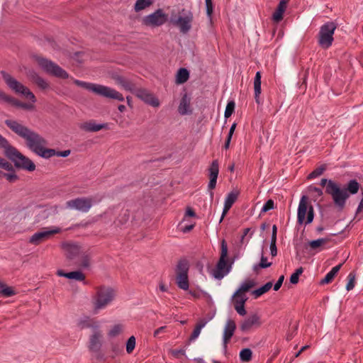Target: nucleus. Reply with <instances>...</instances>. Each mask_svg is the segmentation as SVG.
Returning a JSON list of instances; mask_svg holds the SVG:
<instances>
[{
    "label": "nucleus",
    "mask_w": 363,
    "mask_h": 363,
    "mask_svg": "<svg viewBox=\"0 0 363 363\" xmlns=\"http://www.w3.org/2000/svg\"><path fill=\"white\" fill-rule=\"evenodd\" d=\"M4 123L14 133L26 140L30 150L43 158L49 159L54 156L66 157L70 155L69 150L57 151L47 148L48 141L45 138L17 121L7 119Z\"/></svg>",
    "instance_id": "f257e3e1"
},
{
    "label": "nucleus",
    "mask_w": 363,
    "mask_h": 363,
    "mask_svg": "<svg viewBox=\"0 0 363 363\" xmlns=\"http://www.w3.org/2000/svg\"><path fill=\"white\" fill-rule=\"evenodd\" d=\"M320 185L325 186V193L331 196L338 211H342L345 208L350 196L356 194L360 189V184L356 179L350 180L343 188H341L340 184L333 180L323 178Z\"/></svg>",
    "instance_id": "f03ea898"
},
{
    "label": "nucleus",
    "mask_w": 363,
    "mask_h": 363,
    "mask_svg": "<svg viewBox=\"0 0 363 363\" xmlns=\"http://www.w3.org/2000/svg\"><path fill=\"white\" fill-rule=\"evenodd\" d=\"M0 149L4 150V155L11 160L17 169L33 172L35 169V164L26 156L23 155L13 146L9 141L0 134Z\"/></svg>",
    "instance_id": "7ed1b4c3"
},
{
    "label": "nucleus",
    "mask_w": 363,
    "mask_h": 363,
    "mask_svg": "<svg viewBox=\"0 0 363 363\" xmlns=\"http://www.w3.org/2000/svg\"><path fill=\"white\" fill-rule=\"evenodd\" d=\"M1 74L9 89H11L16 94L24 96L27 99L32 102V104L21 102L19 108L26 110H33L34 108L33 104H35L37 101L34 94L28 87L16 80L6 72L1 71Z\"/></svg>",
    "instance_id": "20e7f679"
},
{
    "label": "nucleus",
    "mask_w": 363,
    "mask_h": 363,
    "mask_svg": "<svg viewBox=\"0 0 363 363\" xmlns=\"http://www.w3.org/2000/svg\"><path fill=\"white\" fill-rule=\"evenodd\" d=\"M74 83L78 86L86 89L91 91L99 96H104L108 99H116L119 101H123L124 97L122 94L108 86H106L101 84H96L89 83L79 79H74Z\"/></svg>",
    "instance_id": "39448f33"
},
{
    "label": "nucleus",
    "mask_w": 363,
    "mask_h": 363,
    "mask_svg": "<svg viewBox=\"0 0 363 363\" xmlns=\"http://www.w3.org/2000/svg\"><path fill=\"white\" fill-rule=\"evenodd\" d=\"M314 216V209L311 204H308V196H302L297 211V223L300 225H308L313 222Z\"/></svg>",
    "instance_id": "423d86ee"
},
{
    "label": "nucleus",
    "mask_w": 363,
    "mask_h": 363,
    "mask_svg": "<svg viewBox=\"0 0 363 363\" xmlns=\"http://www.w3.org/2000/svg\"><path fill=\"white\" fill-rule=\"evenodd\" d=\"M115 297V291L111 287L100 286L96 288V295L94 298V310L104 308Z\"/></svg>",
    "instance_id": "0eeeda50"
},
{
    "label": "nucleus",
    "mask_w": 363,
    "mask_h": 363,
    "mask_svg": "<svg viewBox=\"0 0 363 363\" xmlns=\"http://www.w3.org/2000/svg\"><path fill=\"white\" fill-rule=\"evenodd\" d=\"M336 28L337 24L333 21H328L320 26L318 42L323 49H328L332 45L334 40L333 35Z\"/></svg>",
    "instance_id": "6e6552de"
},
{
    "label": "nucleus",
    "mask_w": 363,
    "mask_h": 363,
    "mask_svg": "<svg viewBox=\"0 0 363 363\" xmlns=\"http://www.w3.org/2000/svg\"><path fill=\"white\" fill-rule=\"evenodd\" d=\"M228 245L225 240L221 242V251L219 260L216 264V269L213 271V275L216 279H221L231 269V262L227 259Z\"/></svg>",
    "instance_id": "1a4fd4ad"
},
{
    "label": "nucleus",
    "mask_w": 363,
    "mask_h": 363,
    "mask_svg": "<svg viewBox=\"0 0 363 363\" xmlns=\"http://www.w3.org/2000/svg\"><path fill=\"white\" fill-rule=\"evenodd\" d=\"M189 269V263L185 258L180 259L176 267L177 284L179 288L183 290H187L189 287L188 278V272Z\"/></svg>",
    "instance_id": "9d476101"
},
{
    "label": "nucleus",
    "mask_w": 363,
    "mask_h": 363,
    "mask_svg": "<svg viewBox=\"0 0 363 363\" xmlns=\"http://www.w3.org/2000/svg\"><path fill=\"white\" fill-rule=\"evenodd\" d=\"M94 204L92 197H78L69 200L66 202L65 206L71 210H76L82 213H87Z\"/></svg>",
    "instance_id": "9b49d317"
},
{
    "label": "nucleus",
    "mask_w": 363,
    "mask_h": 363,
    "mask_svg": "<svg viewBox=\"0 0 363 363\" xmlns=\"http://www.w3.org/2000/svg\"><path fill=\"white\" fill-rule=\"evenodd\" d=\"M39 65L48 74L61 79H67L69 74L56 63L45 58L38 60Z\"/></svg>",
    "instance_id": "f8f14e48"
},
{
    "label": "nucleus",
    "mask_w": 363,
    "mask_h": 363,
    "mask_svg": "<svg viewBox=\"0 0 363 363\" xmlns=\"http://www.w3.org/2000/svg\"><path fill=\"white\" fill-rule=\"evenodd\" d=\"M179 14L178 18L174 21V24L179 28L181 33H187L191 28L194 20L193 13L189 10L182 9Z\"/></svg>",
    "instance_id": "ddd939ff"
},
{
    "label": "nucleus",
    "mask_w": 363,
    "mask_h": 363,
    "mask_svg": "<svg viewBox=\"0 0 363 363\" xmlns=\"http://www.w3.org/2000/svg\"><path fill=\"white\" fill-rule=\"evenodd\" d=\"M167 21V15L161 9H157L152 13L145 16L143 18V25L151 27H158Z\"/></svg>",
    "instance_id": "4468645a"
},
{
    "label": "nucleus",
    "mask_w": 363,
    "mask_h": 363,
    "mask_svg": "<svg viewBox=\"0 0 363 363\" xmlns=\"http://www.w3.org/2000/svg\"><path fill=\"white\" fill-rule=\"evenodd\" d=\"M35 233L29 240L31 244L38 245L44 240H48L52 235L61 232V229L58 227H55L50 230H45Z\"/></svg>",
    "instance_id": "2eb2a0df"
},
{
    "label": "nucleus",
    "mask_w": 363,
    "mask_h": 363,
    "mask_svg": "<svg viewBox=\"0 0 363 363\" xmlns=\"http://www.w3.org/2000/svg\"><path fill=\"white\" fill-rule=\"evenodd\" d=\"M104 343L102 332L99 329L94 330L89 336L88 341V349L91 352H99L101 351Z\"/></svg>",
    "instance_id": "dca6fc26"
},
{
    "label": "nucleus",
    "mask_w": 363,
    "mask_h": 363,
    "mask_svg": "<svg viewBox=\"0 0 363 363\" xmlns=\"http://www.w3.org/2000/svg\"><path fill=\"white\" fill-rule=\"evenodd\" d=\"M218 173V160H213L208 168L209 182L208 184V189L211 191L210 196L211 199L213 198V192L212 191V190L216 188Z\"/></svg>",
    "instance_id": "f3484780"
},
{
    "label": "nucleus",
    "mask_w": 363,
    "mask_h": 363,
    "mask_svg": "<svg viewBox=\"0 0 363 363\" xmlns=\"http://www.w3.org/2000/svg\"><path fill=\"white\" fill-rule=\"evenodd\" d=\"M133 94L153 107H158L160 106L159 100L145 89L136 88Z\"/></svg>",
    "instance_id": "a211bd4d"
},
{
    "label": "nucleus",
    "mask_w": 363,
    "mask_h": 363,
    "mask_svg": "<svg viewBox=\"0 0 363 363\" xmlns=\"http://www.w3.org/2000/svg\"><path fill=\"white\" fill-rule=\"evenodd\" d=\"M262 325L260 317L257 313L250 315L245 318L240 324V329L245 333L252 330L253 328H259Z\"/></svg>",
    "instance_id": "6ab92c4d"
},
{
    "label": "nucleus",
    "mask_w": 363,
    "mask_h": 363,
    "mask_svg": "<svg viewBox=\"0 0 363 363\" xmlns=\"http://www.w3.org/2000/svg\"><path fill=\"white\" fill-rule=\"evenodd\" d=\"M80 128L86 132L94 133L98 132L102 129L108 130L110 128L107 123L97 124L96 121L90 120L81 124Z\"/></svg>",
    "instance_id": "aec40b11"
},
{
    "label": "nucleus",
    "mask_w": 363,
    "mask_h": 363,
    "mask_svg": "<svg viewBox=\"0 0 363 363\" xmlns=\"http://www.w3.org/2000/svg\"><path fill=\"white\" fill-rule=\"evenodd\" d=\"M236 329V324L235 321L232 319H229L227 320L224 332H223V345L225 347L227 346L228 343L230 342V339L232 338L235 330Z\"/></svg>",
    "instance_id": "412c9836"
},
{
    "label": "nucleus",
    "mask_w": 363,
    "mask_h": 363,
    "mask_svg": "<svg viewBox=\"0 0 363 363\" xmlns=\"http://www.w3.org/2000/svg\"><path fill=\"white\" fill-rule=\"evenodd\" d=\"M77 325L81 330L86 328H91L94 330V331L99 330L100 328V324L99 321L96 320L94 318H91L90 317L88 316L79 320L77 323Z\"/></svg>",
    "instance_id": "4be33fe9"
},
{
    "label": "nucleus",
    "mask_w": 363,
    "mask_h": 363,
    "mask_svg": "<svg viewBox=\"0 0 363 363\" xmlns=\"http://www.w3.org/2000/svg\"><path fill=\"white\" fill-rule=\"evenodd\" d=\"M289 1V0L280 1L272 15V19L274 22L279 23L283 19V16L286 9Z\"/></svg>",
    "instance_id": "5701e85b"
},
{
    "label": "nucleus",
    "mask_w": 363,
    "mask_h": 363,
    "mask_svg": "<svg viewBox=\"0 0 363 363\" xmlns=\"http://www.w3.org/2000/svg\"><path fill=\"white\" fill-rule=\"evenodd\" d=\"M190 98L188 97L186 94H184L180 100L178 108V111L181 115H186L191 113V111L190 110Z\"/></svg>",
    "instance_id": "b1692460"
},
{
    "label": "nucleus",
    "mask_w": 363,
    "mask_h": 363,
    "mask_svg": "<svg viewBox=\"0 0 363 363\" xmlns=\"http://www.w3.org/2000/svg\"><path fill=\"white\" fill-rule=\"evenodd\" d=\"M342 264L343 263H340V264L333 267L332 269L325 276V277L320 280V284L323 285L331 283L341 269Z\"/></svg>",
    "instance_id": "393cba45"
},
{
    "label": "nucleus",
    "mask_w": 363,
    "mask_h": 363,
    "mask_svg": "<svg viewBox=\"0 0 363 363\" xmlns=\"http://www.w3.org/2000/svg\"><path fill=\"white\" fill-rule=\"evenodd\" d=\"M29 77L33 82L35 83L40 89H46L49 87V83L43 77L39 76L36 72H31Z\"/></svg>",
    "instance_id": "a878e982"
},
{
    "label": "nucleus",
    "mask_w": 363,
    "mask_h": 363,
    "mask_svg": "<svg viewBox=\"0 0 363 363\" xmlns=\"http://www.w3.org/2000/svg\"><path fill=\"white\" fill-rule=\"evenodd\" d=\"M63 248L67 252V257L68 259H74L79 253V247L73 243L63 244Z\"/></svg>",
    "instance_id": "bb28decb"
},
{
    "label": "nucleus",
    "mask_w": 363,
    "mask_h": 363,
    "mask_svg": "<svg viewBox=\"0 0 363 363\" xmlns=\"http://www.w3.org/2000/svg\"><path fill=\"white\" fill-rule=\"evenodd\" d=\"M261 72H257L254 79L255 99L257 104H259V95L261 94Z\"/></svg>",
    "instance_id": "cd10ccee"
},
{
    "label": "nucleus",
    "mask_w": 363,
    "mask_h": 363,
    "mask_svg": "<svg viewBox=\"0 0 363 363\" xmlns=\"http://www.w3.org/2000/svg\"><path fill=\"white\" fill-rule=\"evenodd\" d=\"M117 82L123 88L126 90L130 91L132 94L134 93V91L136 89L135 84L133 83L131 81L124 78L123 77H118L117 78Z\"/></svg>",
    "instance_id": "c85d7f7f"
},
{
    "label": "nucleus",
    "mask_w": 363,
    "mask_h": 363,
    "mask_svg": "<svg viewBox=\"0 0 363 363\" xmlns=\"http://www.w3.org/2000/svg\"><path fill=\"white\" fill-rule=\"evenodd\" d=\"M208 323V319L199 320L192 333L189 337V341L195 340L201 333V329Z\"/></svg>",
    "instance_id": "c756f323"
},
{
    "label": "nucleus",
    "mask_w": 363,
    "mask_h": 363,
    "mask_svg": "<svg viewBox=\"0 0 363 363\" xmlns=\"http://www.w3.org/2000/svg\"><path fill=\"white\" fill-rule=\"evenodd\" d=\"M189 78V72L186 68H179L176 75V83L178 84H184Z\"/></svg>",
    "instance_id": "7c9ffc66"
},
{
    "label": "nucleus",
    "mask_w": 363,
    "mask_h": 363,
    "mask_svg": "<svg viewBox=\"0 0 363 363\" xmlns=\"http://www.w3.org/2000/svg\"><path fill=\"white\" fill-rule=\"evenodd\" d=\"M123 354V346L117 342H113L111 343V359L116 358L117 356H120Z\"/></svg>",
    "instance_id": "2f4dec72"
},
{
    "label": "nucleus",
    "mask_w": 363,
    "mask_h": 363,
    "mask_svg": "<svg viewBox=\"0 0 363 363\" xmlns=\"http://www.w3.org/2000/svg\"><path fill=\"white\" fill-rule=\"evenodd\" d=\"M0 101L6 102L11 104L12 106L16 107H20L21 101L18 99L6 94L4 91L0 89Z\"/></svg>",
    "instance_id": "473e14b6"
},
{
    "label": "nucleus",
    "mask_w": 363,
    "mask_h": 363,
    "mask_svg": "<svg viewBox=\"0 0 363 363\" xmlns=\"http://www.w3.org/2000/svg\"><path fill=\"white\" fill-rule=\"evenodd\" d=\"M272 286H273L272 282L269 281V282L266 283L265 284H264L263 286H262L261 287L254 290L252 292V294L255 296V298H257L258 297L261 296L264 294L269 291L271 289V288L272 287Z\"/></svg>",
    "instance_id": "72a5a7b5"
},
{
    "label": "nucleus",
    "mask_w": 363,
    "mask_h": 363,
    "mask_svg": "<svg viewBox=\"0 0 363 363\" xmlns=\"http://www.w3.org/2000/svg\"><path fill=\"white\" fill-rule=\"evenodd\" d=\"M255 283L252 281H247L244 282L241 286L234 293L233 297L240 296L243 295L244 292L248 291L252 287H253Z\"/></svg>",
    "instance_id": "f704fd0d"
},
{
    "label": "nucleus",
    "mask_w": 363,
    "mask_h": 363,
    "mask_svg": "<svg viewBox=\"0 0 363 363\" xmlns=\"http://www.w3.org/2000/svg\"><path fill=\"white\" fill-rule=\"evenodd\" d=\"M153 3L154 0H137L134 6V9L136 12H138L150 6Z\"/></svg>",
    "instance_id": "c9c22d12"
},
{
    "label": "nucleus",
    "mask_w": 363,
    "mask_h": 363,
    "mask_svg": "<svg viewBox=\"0 0 363 363\" xmlns=\"http://www.w3.org/2000/svg\"><path fill=\"white\" fill-rule=\"evenodd\" d=\"M239 196V191H230L226 196L224 204L230 206V208L233 205V203L236 201L238 199V197Z\"/></svg>",
    "instance_id": "e433bc0d"
},
{
    "label": "nucleus",
    "mask_w": 363,
    "mask_h": 363,
    "mask_svg": "<svg viewBox=\"0 0 363 363\" xmlns=\"http://www.w3.org/2000/svg\"><path fill=\"white\" fill-rule=\"evenodd\" d=\"M1 294L5 297H10L16 294L12 287L7 286L5 284L0 283Z\"/></svg>",
    "instance_id": "4c0bfd02"
},
{
    "label": "nucleus",
    "mask_w": 363,
    "mask_h": 363,
    "mask_svg": "<svg viewBox=\"0 0 363 363\" xmlns=\"http://www.w3.org/2000/svg\"><path fill=\"white\" fill-rule=\"evenodd\" d=\"M252 352L249 348L242 349L240 352V359L242 362H248L252 359Z\"/></svg>",
    "instance_id": "58836bf2"
},
{
    "label": "nucleus",
    "mask_w": 363,
    "mask_h": 363,
    "mask_svg": "<svg viewBox=\"0 0 363 363\" xmlns=\"http://www.w3.org/2000/svg\"><path fill=\"white\" fill-rule=\"evenodd\" d=\"M67 279L82 281L85 279V275L81 271H74L67 272Z\"/></svg>",
    "instance_id": "ea45409f"
},
{
    "label": "nucleus",
    "mask_w": 363,
    "mask_h": 363,
    "mask_svg": "<svg viewBox=\"0 0 363 363\" xmlns=\"http://www.w3.org/2000/svg\"><path fill=\"white\" fill-rule=\"evenodd\" d=\"M123 331V325L121 324H116L108 333L109 337H115L119 335Z\"/></svg>",
    "instance_id": "a19ab883"
},
{
    "label": "nucleus",
    "mask_w": 363,
    "mask_h": 363,
    "mask_svg": "<svg viewBox=\"0 0 363 363\" xmlns=\"http://www.w3.org/2000/svg\"><path fill=\"white\" fill-rule=\"evenodd\" d=\"M325 169H326L325 164H323V165L317 167L316 169H315L312 172H311L308 174V179H315V178L318 177V176L321 175L324 172V171H325Z\"/></svg>",
    "instance_id": "79ce46f5"
},
{
    "label": "nucleus",
    "mask_w": 363,
    "mask_h": 363,
    "mask_svg": "<svg viewBox=\"0 0 363 363\" xmlns=\"http://www.w3.org/2000/svg\"><path fill=\"white\" fill-rule=\"evenodd\" d=\"M235 104L234 101H229L226 105L225 110L224 112V116L225 118H228L231 116L235 111Z\"/></svg>",
    "instance_id": "37998d69"
},
{
    "label": "nucleus",
    "mask_w": 363,
    "mask_h": 363,
    "mask_svg": "<svg viewBox=\"0 0 363 363\" xmlns=\"http://www.w3.org/2000/svg\"><path fill=\"white\" fill-rule=\"evenodd\" d=\"M329 240L328 238H319L317 240H311L309 242V246L311 247V249H316L319 247H320L322 245L325 244Z\"/></svg>",
    "instance_id": "c03bdc74"
},
{
    "label": "nucleus",
    "mask_w": 363,
    "mask_h": 363,
    "mask_svg": "<svg viewBox=\"0 0 363 363\" xmlns=\"http://www.w3.org/2000/svg\"><path fill=\"white\" fill-rule=\"evenodd\" d=\"M135 347V337L132 335L128 338L126 342V352L128 354H130L133 352V350Z\"/></svg>",
    "instance_id": "a18cd8bd"
},
{
    "label": "nucleus",
    "mask_w": 363,
    "mask_h": 363,
    "mask_svg": "<svg viewBox=\"0 0 363 363\" xmlns=\"http://www.w3.org/2000/svg\"><path fill=\"white\" fill-rule=\"evenodd\" d=\"M347 279L349 281L347 284L346 289L349 291L353 289L354 287L355 274L354 272H350L347 276Z\"/></svg>",
    "instance_id": "49530a36"
},
{
    "label": "nucleus",
    "mask_w": 363,
    "mask_h": 363,
    "mask_svg": "<svg viewBox=\"0 0 363 363\" xmlns=\"http://www.w3.org/2000/svg\"><path fill=\"white\" fill-rule=\"evenodd\" d=\"M0 167L6 171L14 172L12 164L1 157H0Z\"/></svg>",
    "instance_id": "de8ad7c7"
},
{
    "label": "nucleus",
    "mask_w": 363,
    "mask_h": 363,
    "mask_svg": "<svg viewBox=\"0 0 363 363\" xmlns=\"http://www.w3.org/2000/svg\"><path fill=\"white\" fill-rule=\"evenodd\" d=\"M274 202L273 200L272 199H269L268 201H266V203H264V205L263 206L262 210H261V212L262 213H266L267 211H269V210H272V209H274Z\"/></svg>",
    "instance_id": "09e8293b"
},
{
    "label": "nucleus",
    "mask_w": 363,
    "mask_h": 363,
    "mask_svg": "<svg viewBox=\"0 0 363 363\" xmlns=\"http://www.w3.org/2000/svg\"><path fill=\"white\" fill-rule=\"evenodd\" d=\"M272 264V262H267V258L264 257L262 253L260 258V262L257 264V266L259 267L260 268H268L271 267Z\"/></svg>",
    "instance_id": "8fccbe9b"
},
{
    "label": "nucleus",
    "mask_w": 363,
    "mask_h": 363,
    "mask_svg": "<svg viewBox=\"0 0 363 363\" xmlns=\"http://www.w3.org/2000/svg\"><path fill=\"white\" fill-rule=\"evenodd\" d=\"M233 302H234V306L235 305L240 306L243 303V304H245V302L247 301V297L245 295H240V296H235L233 297Z\"/></svg>",
    "instance_id": "3c124183"
},
{
    "label": "nucleus",
    "mask_w": 363,
    "mask_h": 363,
    "mask_svg": "<svg viewBox=\"0 0 363 363\" xmlns=\"http://www.w3.org/2000/svg\"><path fill=\"white\" fill-rule=\"evenodd\" d=\"M206 3V14L209 18H211V16L213 12V4L212 0H205Z\"/></svg>",
    "instance_id": "603ef678"
},
{
    "label": "nucleus",
    "mask_w": 363,
    "mask_h": 363,
    "mask_svg": "<svg viewBox=\"0 0 363 363\" xmlns=\"http://www.w3.org/2000/svg\"><path fill=\"white\" fill-rule=\"evenodd\" d=\"M298 330V325H295L292 327V328L286 334V340H291L296 335Z\"/></svg>",
    "instance_id": "864d4df0"
},
{
    "label": "nucleus",
    "mask_w": 363,
    "mask_h": 363,
    "mask_svg": "<svg viewBox=\"0 0 363 363\" xmlns=\"http://www.w3.org/2000/svg\"><path fill=\"white\" fill-rule=\"evenodd\" d=\"M251 228H245L244 230H243V234L241 237V240H240V242L242 244H247L248 242H249V240L251 238L252 235H253V232L251 233L249 238H247V240H245V236L249 233V232L250 231Z\"/></svg>",
    "instance_id": "5fc2aeb1"
},
{
    "label": "nucleus",
    "mask_w": 363,
    "mask_h": 363,
    "mask_svg": "<svg viewBox=\"0 0 363 363\" xmlns=\"http://www.w3.org/2000/svg\"><path fill=\"white\" fill-rule=\"evenodd\" d=\"M4 177L9 182H15L18 179V176L13 172V173H5L4 174Z\"/></svg>",
    "instance_id": "6e6d98bb"
},
{
    "label": "nucleus",
    "mask_w": 363,
    "mask_h": 363,
    "mask_svg": "<svg viewBox=\"0 0 363 363\" xmlns=\"http://www.w3.org/2000/svg\"><path fill=\"white\" fill-rule=\"evenodd\" d=\"M90 258L88 255H84L82 257L80 266L83 268H88L89 267Z\"/></svg>",
    "instance_id": "4d7b16f0"
},
{
    "label": "nucleus",
    "mask_w": 363,
    "mask_h": 363,
    "mask_svg": "<svg viewBox=\"0 0 363 363\" xmlns=\"http://www.w3.org/2000/svg\"><path fill=\"white\" fill-rule=\"evenodd\" d=\"M235 309L237 311V313L240 315H245L246 314V310L245 308V304L243 303L240 304V306H235Z\"/></svg>",
    "instance_id": "13d9d810"
},
{
    "label": "nucleus",
    "mask_w": 363,
    "mask_h": 363,
    "mask_svg": "<svg viewBox=\"0 0 363 363\" xmlns=\"http://www.w3.org/2000/svg\"><path fill=\"white\" fill-rule=\"evenodd\" d=\"M284 280V275L280 276L279 278L278 279V280L277 281V282L275 283V284L274 285V291H278L281 288Z\"/></svg>",
    "instance_id": "bf43d9fd"
},
{
    "label": "nucleus",
    "mask_w": 363,
    "mask_h": 363,
    "mask_svg": "<svg viewBox=\"0 0 363 363\" xmlns=\"http://www.w3.org/2000/svg\"><path fill=\"white\" fill-rule=\"evenodd\" d=\"M276 243L277 242H270V253L272 257H275L277 255V247Z\"/></svg>",
    "instance_id": "052dcab7"
},
{
    "label": "nucleus",
    "mask_w": 363,
    "mask_h": 363,
    "mask_svg": "<svg viewBox=\"0 0 363 363\" xmlns=\"http://www.w3.org/2000/svg\"><path fill=\"white\" fill-rule=\"evenodd\" d=\"M309 191L315 193L318 196H321L323 194V190L321 189L314 186H310Z\"/></svg>",
    "instance_id": "680f3d73"
},
{
    "label": "nucleus",
    "mask_w": 363,
    "mask_h": 363,
    "mask_svg": "<svg viewBox=\"0 0 363 363\" xmlns=\"http://www.w3.org/2000/svg\"><path fill=\"white\" fill-rule=\"evenodd\" d=\"M277 227L276 225H273L271 242H277Z\"/></svg>",
    "instance_id": "e2e57ef3"
},
{
    "label": "nucleus",
    "mask_w": 363,
    "mask_h": 363,
    "mask_svg": "<svg viewBox=\"0 0 363 363\" xmlns=\"http://www.w3.org/2000/svg\"><path fill=\"white\" fill-rule=\"evenodd\" d=\"M231 208L225 204H224V207H223V213H222V215H221V218L220 219V223L222 222L223 219L224 218V217L225 216V215L227 214V213L228 212V211Z\"/></svg>",
    "instance_id": "0e129e2a"
},
{
    "label": "nucleus",
    "mask_w": 363,
    "mask_h": 363,
    "mask_svg": "<svg viewBox=\"0 0 363 363\" xmlns=\"http://www.w3.org/2000/svg\"><path fill=\"white\" fill-rule=\"evenodd\" d=\"M299 277L293 273L290 277V282L292 284H296L298 282Z\"/></svg>",
    "instance_id": "69168bd1"
},
{
    "label": "nucleus",
    "mask_w": 363,
    "mask_h": 363,
    "mask_svg": "<svg viewBox=\"0 0 363 363\" xmlns=\"http://www.w3.org/2000/svg\"><path fill=\"white\" fill-rule=\"evenodd\" d=\"M165 329H166V326H162V327H160L159 328H157V330H155L154 332V337H159V335L160 333L164 332Z\"/></svg>",
    "instance_id": "338daca9"
},
{
    "label": "nucleus",
    "mask_w": 363,
    "mask_h": 363,
    "mask_svg": "<svg viewBox=\"0 0 363 363\" xmlns=\"http://www.w3.org/2000/svg\"><path fill=\"white\" fill-rule=\"evenodd\" d=\"M186 216H189V217H195L196 216V213L195 211H194V209H192L190 207H188L186 208Z\"/></svg>",
    "instance_id": "774afa93"
}]
</instances>
